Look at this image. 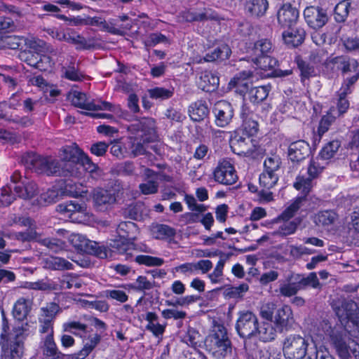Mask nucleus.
<instances>
[{
  "instance_id": "obj_1",
  "label": "nucleus",
  "mask_w": 359,
  "mask_h": 359,
  "mask_svg": "<svg viewBox=\"0 0 359 359\" xmlns=\"http://www.w3.org/2000/svg\"><path fill=\"white\" fill-rule=\"evenodd\" d=\"M60 158L58 161L52 157L27 153L22 156V161L27 169L47 175L79 177V165L89 172L97 169V165L76 144L64 147L60 150Z\"/></svg>"
},
{
  "instance_id": "obj_2",
  "label": "nucleus",
  "mask_w": 359,
  "mask_h": 359,
  "mask_svg": "<svg viewBox=\"0 0 359 359\" xmlns=\"http://www.w3.org/2000/svg\"><path fill=\"white\" fill-rule=\"evenodd\" d=\"M128 130L130 136L125 147L128 156L147 155V144L157 138L154 120L149 117L135 119L128 126Z\"/></svg>"
},
{
  "instance_id": "obj_3",
  "label": "nucleus",
  "mask_w": 359,
  "mask_h": 359,
  "mask_svg": "<svg viewBox=\"0 0 359 359\" xmlns=\"http://www.w3.org/2000/svg\"><path fill=\"white\" fill-rule=\"evenodd\" d=\"M320 339L328 338L340 359H359V344L349 339L341 327H332L328 320H323L317 328Z\"/></svg>"
},
{
  "instance_id": "obj_4",
  "label": "nucleus",
  "mask_w": 359,
  "mask_h": 359,
  "mask_svg": "<svg viewBox=\"0 0 359 359\" xmlns=\"http://www.w3.org/2000/svg\"><path fill=\"white\" fill-rule=\"evenodd\" d=\"M259 314L265 323L273 328V336L271 337V341L276 339L278 332L290 330L294 323L293 311L288 305H283L276 309V304L269 302L260 306Z\"/></svg>"
},
{
  "instance_id": "obj_5",
  "label": "nucleus",
  "mask_w": 359,
  "mask_h": 359,
  "mask_svg": "<svg viewBox=\"0 0 359 359\" xmlns=\"http://www.w3.org/2000/svg\"><path fill=\"white\" fill-rule=\"evenodd\" d=\"M238 315L236 330L241 338L258 339L264 342L271 341L273 330L264 320L259 323L256 314L250 311H242Z\"/></svg>"
},
{
  "instance_id": "obj_6",
  "label": "nucleus",
  "mask_w": 359,
  "mask_h": 359,
  "mask_svg": "<svg viewBox=\"0 0 359 359\" xmlns=\"http://www.w3.org/2000/svg\"><path fill=\"white\" fill-rule=\"evenodd\" d=\"M34 331L29 323H22L13 329L2 344L1 359H20L24 348V340Z\"/></svg>"
},
{
  "instance_id": "obj_7",
  "label": "nucleus",
  "mask_w": 359,
  "mask_h": 359,
  "mask_svg": "<svg viewBox=\"0 0 359 359\" xmlns=\"http://www.w3.org/2000/svg\"><path fill=\"white\" fill-rule=\"evenodd\" d=\"M206 343L209 351L217 358H224L231 353V343L223 325L215 326Z\"/></svg>"
},
{
  "instance_id": "obj_8",
  "label": "nucleus",
  "mask_w": 359,
  "mask_h": 359,
  "mask_svg": "<svg viewBox=\"0 0 359 359\" xmlns=\"http://www.w3.org/2000/svg\"><path fill=\"white\" fill-rule=\"evenodd\" d=\"M67 99L74 107L88 111L108 110L116 112L118 109V107L106 101L90 100L86 93L78 90L70 91Z\"/></svg>"
},
{
  "instance_id": "obj_9",
  "label": "nucleus",
  "mask_w": 359,
  "mask_h": 359,
  "mask_svg": "<svg viewBox=\"0 0 359 359\" xmlns=\"http://www.w3.org/2000/svg\"><path fill=\"white\" fill-rule=\"evenodd\" d=\"M309 339L299 334H290L283 342V354L286 359H303L307 353Z\"/></svg>"
},
{
  "instance_id": "obj_10",
  "label": "nucleus",
  "mask_w": 359,
  "mask_h": 359,
  "mask_svg": "<svg viewBox=\"0 0 359 359\" xmlns=\"http://www.w3.org/2000/svg\"><path fill=\"white\" fill-rule=\"evenodd\" d=\"M322 161L318 156L310 161L307 169L309 177H306L303 175H299L294 182V187L302 191L304 195L308 194L313 187V180L316 178L325 168V163L320 162Z\"/></svg>"
},
{
  "instance_id": "obj_11",
  "label": "nucleus",
  "mask_w": 359,
  "mask_h": 359,
  "mask_svg": "<svg viewBox=\"0 0 359 359\" xmlns=\"http://www.w3.org/2000/svg\"><path fill=\"white\" fill-rule=\"evenodd\" d=\"M213 178L215 182L222 185H232L238 177L233 161L229 158L219 161L213 171Z\"/></svg>"
},
{
  "instance_id": "obj_12",
  "label": "nucleus",
  "mask_w": 359,
  "mask_h": 359,
  "mask_svg": "<svg viewBox=\"0 0 359 359\" xmlns=\"http://www.w3.org/2000/svg\"><path fill=\"white\" fill-rule=\"evenodd\" d=\"M212 112L215 116V123L220 128H224L229 125L234 115L233 106L225 100L216 102Z\"/></svg>"
},
{
  "instance_id": "obj_13",
  "label": "nucleus",
  "mask_w": 359,
  "mask_h": 359,
  "mask_svg": "<svg viewBox=\"0 0 359 359\" xmlns=\"http://www.w3.org/2000/svg\"><path fill=\"white\" fill-rule=\"evenodd\" d=\"M340 65V70L344 77L341 86L353 88L359 79V63L355 59H343Z\"/></svg>"
},
{
  "instance_id": "obj_14",
  "label": "nucleus",
  "mask_w": 359,
  "mask_h": 359,
  "mask_svg": "<svg viewBox=\"0 0 359 359\" xmlns=\"http://www.w3.org/2000/svg\"><path fill=\"white\" fill-rule=\"evenodd\" d=\"M304 19L309 27L319 29L323 27L328 20L327 13L319 7L309 6L304 11Z\"/></svg>"
},
{
  "instance_id": "obj_15",
  "label": "nucleus",
  "mask_w": 359,
  "mask_h": 359,
  "mask_svg": "<svg viewBox=\"0 0 359 359\" xmlns=\"http://www.w3.org/2000/svg\"><path fill=\"white\" fill-rule=\"evenodd\" d=\"M334 309L340 319H347L359 328V310L355 302L351 300L344 301L341 302V306Z\"/></svg>"
},
{
  "instance_id": "obj_16",
  "label": "nucleus",
  "mask_w": 359,
  "mask_h": 359,
  "mask_svg": "<svg viewBox=\"0 0 359 359\" xmlns=\"http://www.w3.org/2000/svg\"><path fill=\"white\" fill-rule=\"evenodd\" d=\"M83 339V346L78 353L72 355L69 359H85L100 342L101 337L96 332L88 330Z\"/></svg>"
},
{
  "instance_id": "obj_17",
  "label": "nucleus",
  "mask_w": 359,
  "mask_h": 359,
  "mask_svg": "<svg viewBox=\"0 0 359 359\" xmlns=\"http://www.w3.org/2000/svg\"><path fill=\"white\" fill-rule=\"evenodd\" d=\"M298 18V10L290 4H283L278 11V22L283 27L290 28L297 22Z\"/></svg>"
},
{
  "instance_id": "obj_18",
  "label": "nucleus",
  "mask_w": 359,
  "mask_h": 359,
  "mask_svg": "<svg viewBox=\"0 0 359 359\" xmlns=\"http://www.w3.org/2000/svg\"><path fill=\"white\" fill-rule=\"evenodd\" d=\"M219 79L217 74L211 71L201 72L197 80L198 87L206 92H213L219 86Z\"/></svg>"
},
{
  "instance_id": "obj_19",
  "label": "nucleus",
  "mask_w": 359,
  "mask_h": 359,
  "mask_svg": "<svg viewBox=\"0 0 359 359\" xmlns=\"http://www.w3.org/2000/svg\"><path fill=\"white\" fill-rule=\"evenodd\" d=\"M309 144L304 141L299 140L291 143L288 148V156L292 161H301L309 155Z\"/></svg>"
},
{
  "instance_id": "obj_20",
  "label": "nucleus",
  "mask_w": 359,
  "mask_h": 359,
  "mask_svg": "<svg viewBox=\"0 0 359 359\" xmlns=\"http://www.w3.org/2000/svg\"><path fill=\"white\" fill-rule=\"evenodd\" d=\"M352 92V88L341 86L337 92V98L336 101L337 107H330V110L337 117L343 115L349 108V101L347 100V95Z\"/></svg>"
},
{
  "instance_id": "obj_21",
  "label": "nucleus",
  "mask_w": 359,
  "mask_h": 359,
  "mask_svg": "<svg viewBox=\"0 0 359 359\" xmlns=\"http://www.w3.org/2000/svg\"><path fill=\"white\" fill-rule=\"evenodd\" d=\"M338 219L337 214L333 210H323L315 214L313 222L319 227L330 229Z\"/></svg>"
},
{
  "instance_id": "obj_22",
  "label": "nucleus",
  "mask_w": 359,
  "mask_h": 359,
  "mask_svg": "<svg viewBox=\"0 0 359 359\" xmlns=\"http://www.w3.org/2000/svg\"><path fill=\"white\" fill-rule=\"evenodd\" d=\"M144 319L147 321V330L151 332L157 338H162L166 327V323H158V316L156 313L147 312Z\"/></svg>"
},
{
  "instance_id": "obj_23",
  "label": "nucleus",
  "mask_w": 359,
  "mask_h": 359,
  "mask_svg": "<svg viewBox=\"0 0 359 359\" xmlns=\"http://www.w3.org/2000/svg\"><path fill=\"white\" fill-rule=\"evenodd\" d=\"M305 36L306 32L301 27L292 29L291 27L283 33V39L285 43L292 47H297L302 44L304 41Z\"/></svg>"
},
{
  "instance_id": "obj_24",
  "label": "nucleus",
  "mask_w": 359,
  "mask_h": 359,
  "mask_svg": "<svg viewBox=\"0 0 359 359\" xmlns=\"http://www.w3.org/2000/svg\"><path fill=\"white\" fill-rule=\"evenodd\" d=\"M79 252L94 255L100 259L107 258L109 252L106 247L100 245L97 242L90 241L87 238L82 244Z\"/></svg>"
},
{
  "instance_id": "obj_25",
  "label": "nucleus",
  "mask_w": 359,
  "mask_h": 359,
  "mask_svg": "<svg viewBox=\"0 0 359 359\" xmlns=\"http://www.w3.org/2000/svg\"><path fill=\"white\" fill-rule=\"evenodd\" d=\"M188 113L193 121L200 122L208 117L209 109L205 102L198 100L190 104Z\"/></svg>"
},
{
  "instance_id": "obj_26",
  "label": "nucleus",
  "mask_w": 359,
  "mask_h": 359,
  "mask_svg": "<svg viewBox=\"0 0 359 359\" xmlns=\"http://www.w3.org/2000/svg\"><path fill=\"white\" fill-rule=\"evenodd\" d=\"M232 151L238 155H245L252 152V140L236 135L230 141Z\"/></svg>"
},
{
  "instance_id": "obj_27",
  "label": "nucleus",
  "mask_w": 359,
  "mask_h": 359,
  "mask_svg": "<svg viewBox=\"0 0 359 359\" xmlns=\"http://www.w3.org/2000/svg\"><path fill=\"white\" fill-rule=\"evenodd\" d=\"M43 267L46 269L64 271L73 269V264L63 257L50 256L43 259Z\"/></svg>"
},
{
  "instance_id": "obj_28",
  "label": "nucleus",
  "mask_w": 359,
  "mask_h": 359,
  "mask_svg": "<svg viewBox=\"0 0 359 359\" xmlns=\"http://www.w3.org/2000/svg\"><path fill=\"white\" fill-rule=\"evenodd\" d=\"M32 301L24 297L19 298L14 304L13 309V317L18 320H23L32 310Z\"/></svg>"
},
{
  "instance_id": "obj_29",
  "label": "nucleus",
  "mask_w": 359,
  "mask_h": 359,
  "mask_svg": "<svg viewBox=\"0 0 359 359\" xmlns=\"http://www.w3.org/2000/svg\"><path fill=\"white\" fill-rule=\"evenodd\" d=\"M93 199L95 205L99 210H104L107 205H111L116 201L115 196L109 191L104 189L95 191Z\"/></svg>"
},
{
  "instance_id": "obj_30",
  "label": "nucleus",
  "mask_w": 359,
  "mask_h": 359,
  "mask_svg": "<svg viewBox=\"0 0 359 359\" xmlns=\"http://www.w3.org/2000/svg\"><path fill=\"white\" fill-rule=\"evenodd\" d=\"M84 282L80 276L74 273H67L62 276L58 285L59 290L62 289H79Z\"/></svg>"
},
{
  "instance_id": "obj_31",
  "label": "nucleus",
  "mask_w": 359,
  "mask_h": 359,
  "mask_svg": "<svg viewBox=\"0 0 359 359\" xmlns=\"http://www.w3.org/2000/svg\"><path fill=\"white\" fill-rule=\"evenodd\" d=\"M41 346L43 353L49 359H57L60 358L61 353L58 351L53 339V335H46L42 338Z\"/></svg>"
},
{
  "instance_id": "obj_32",
  "label": "nucleus",
  "mask_w": 359,
  "mask_h": 359,
  "mask_svg": "<svg viewBox=\"0 0 359 359\" xmlns=\"http://www.w3.org/2000/svg\"><path fill=\"white\" fill-rule=\"evenodd\" d=\"M14 191L20 198L23 199H31L36 195L38 192V187L35 182L32 181H27L23 182L22 186H15Z\"/></svg>"
},
{
  "instance_id": "obj_33",
  "label": "nucleus",
  "mask_w": 359,
  "mask_h": 359,
  "mask_svg": "<svg viewBox=\"0 0 359 359\" xmlns=\"http://www.w3.org/2000/svg\"><path fill=\"white\" fill-rule=\"evenodd\" d=\"M151 234L156 239L164 240L172 238L175 234V230L166 224H153L150 226Z\"/></svg>"
},
{
  "instance_id": "obj_34",
  "label": "nucleus",
  "mask_w": 359,
  "mask_h": 359,
  "mask_svg": "<svg viewBox=\"0 0 359 359\" xmlns=\"http://www.w3.org/2000/svg\"><path fill=\"white\" fill-rule=\"evenodd\" d=\"M57 210L65 217L74 219V215L77 212H83L84 207L76 201H70L59 204L57 206Z\"/></svg>"
},
{
  "instance_id": "obj_35",
  "label": "nucleus",
  "mask_w": 359,
  "mask_h": 359,
  "mask_svg": "<svg viewBox=\"0 0 359 359\" xmlns=\"http://www.w3.org/2000/svg\"><path fill=\"white\" fill-rule=\"evenodd\" d=\"M272 51V44L267 39H261L256 41L248 50L251 59L270 54Z\"/></svg>"
},
{
  "instance_id": "obj_36",
  "label": "nucleus",
  "mask_w": 359,
  "mask_h": 359,
  "mask_svg": "<svg viewBox=\"0 0 359 359\" xmlns=\"http://www.w3.org/2000/svg\"><path fill=\"white\" fill-rule=\"evenodd\" d=\"M67 43L74 44L77 50H88L94 46L93 39H86L72 29L67 37Z\"/></svg>"
},
{
  "instance_id": "obj_37",
  "label": "nucleus",
  "mask_w": 359,
  "mask_h": 359,
  "mask_svg": "<svg viewBox=\"0 0 359 359\" xmlns=\"http://www.w3.org/2000/svg\"><path fill=\"white\" fill-rule=\"evenodd\" d=\"M294 273L287 276L286 281L280 283V294L286 297H290L295 295L300 290L299 285L294 280Z\"/></svg>"
},
{
  "instance_id": "obj_38",
  "label": "nucleus",
  "mask_w": 359,
  "mask_h": 359,
  "mask_svg": "<svg viewBox=\"0 0 359 359\" xmlns=\"http://www.w3.org/2000/svg\"><path fill=\"white\" fill-rule=\"evenodd\" d=\"M231 50L229 46L224 44L208 53L203 60L205 62H215L224 60L229 57Z\"/></svg>"
},
{
  "instance_id": "obj_39",
  "label": "nucleus",
  "mask_w": 359,
  "mask_h": 359,
  "mask_svg": "<svg viewBox=\"0 0 359 359\" xmlns=\"http://www.w3.org/2000/svg\"><path fill=\"white\" fill-rule=\"evenodd\" d=\"M269 7L267 0H250L247 2L245 8L252 15L263 16Z\"/></svg>"
},
{
  "instance_id": "obj_40",
  "label": "nucleus",
  "mask_w": 359,
  "mask_h": 359,
  "mask_svg": "<svg viewBox=\"0 0 359 359\" xmlns=\"http://www.w3.org/2000/svg\"><path fill=\"white\" fill-rule=\"evenodd\" d=\"M283 222L280 224L278 228L274 231L273 233L280 237H286L294 234L298 226L300 224V219H295L292 221L290 220H282Z\"/></svg>"
},
{
  "instance_id": "obj_41",
  "label": "nucleus",
  "mask_w": 359,
  "mask_h": 359,
  "mask_svg": "<svg viewBox=\"0 0 359 359\" xmlns=\"http://www.w3.org/2000/svg\"><path fill=\"white\" fill-rule=\"evenodd\" d=\"M109 245L112 248V251L120 254H130V251L135 248V244L133 241L121 237L118 239L111 241Z\"/></svg>"
},
{
  "instance_id": "obj_42",
  "label": "nucleus",
  "mask_w": 359,
  "mask_h": 359,
  "mask_svg": "<svg viewBox=\"0 0 359 359\" xmlns=\"http://www.w3.org/2000/svg\"><path fill=\"white\" fill-rule=\"evenodd\" d=\"M19 222L21 225L28 226L29 228L25 231L19 232L16 234L18 240L28 241L36 238V232L30 218H20Z\"/></svg>"
},
{
  "instance_id": "obj_43",
  "label": "nucleus",
  "mask_w": 359,
  "mask_h": 359,
  "mask_svg": "<svg viewBox=\"0 0 359 359\" xmlns=\"http://www.w3.org/2000/svg\"><path fill=\"white\" fill-rule=\"evenodd\" d=\"M137 228L133 222H122L117 227V233L121 238H126L128 240L134 241L136 237Z\"/></svg>"
},
{
  "instance_id": "obj_44",
  "label": "nucleus",
  "mask_w": 359,
  "mask_h": 359,
  "mask_svg": "<svg viewBox=\"0 0 359 359\" xmlns=\"http://www.w3.org/2000/svg\"><path fill=\"white\" fill-rule=\"evenodd\" d=\"M271 89L269 85L252 88L249 92L250 100L255 104L263 102L268 97Z\"/></svg>"
},
{
  "instance_id": "obj_45",
  "label": "nucleus",
  "mask_w": 359,
  "mask_h": 359,
  "mask_svg": "<svg viewBox=\"0 0 359 359\" xmlns=\"http://www.w3.org/2000/svg\"><path fill=\"white\" fill-rule=\"evenodd\" d=\"M292 278H294V280L299 285L301 290L307 286H311L313 288H318L320 286L319 280L315 272L310 273L306 277H303L300 274H294Z\"/></svg>"
},
{
  "instance_id": "obj_46",
  "label": "nucleus",
  "mask_w": 359,
  "mask_h": 359,
  "mask_svg": "<svg viewBox=\"0 0 359 359\" xmlns=\"http://www.w3.org/2000/svg\"><path fill=\"white\" fill-rule=\"evenodd\" d=\"M305 201V197H298L291 203L278 217L279 220H290L297 212L300 209L302 203Z\"/></svg>"
},
{
  "instance_id": "obj_47",
  "label": "nucleus",
  "mask_w": 359,
  "mask_h": 359,
  "mask_svg": "<svg viewBox=\"0 0 359 359\" xmlns=\"http://www.w3.org/2000/svg\"><path fill=\"white\" fill-rule=\"evenodd\" d=\"M252 61L260 69L266 71L273 69L278 65V60L270 54L257 57H252Z\"/></svg>"
},
{
  "instance_id": "obj_48",
  "label": "nucleus",
  "mask_w": 359,
  "mask_h": 359,
  "mask_svg": "<svg viewBox=\"0 0 359 359\" xmlns=\"http://www.w3.org/2000/svg\"><path fill=\"white\" fill-rule=\"evenodd\" d=\"M278 180L279 177L277 173L264 170L259 175V185L263 189L270 190L276 185Z\"/></svg>"
},
{
  "instance_id": "obj_49",
  "label": "nucleus",
  "mask_w": 359,
  "mask_h": 359,
  "mask_svg": "<svg viewBox=\"0 0 359 359\" xmlns=\"http://www.w3.org/2000/svg\"><path fill=\"white\" fill-rule=\"evenodd\" d=\"M340 145L341 144L339 141L332 140L323 147L318 156L322 161L329 160L335 155L340 147Z\"/></svg>"
},
{
  "instance_id": "obj_50",
  "label": "nucleus",
  "mask_w": 359,
  "mask_h": 359,
  "mask_svg": "<svg viewBox=\"0 0 359 359\" xmlns=\"http://www.w3.org/2000/svg\"><path fill=\"white\" fill-rule=\"evenodd\" d=\"M351 3L349 0H343L337 4L334 8V17L337 22H344L348 13Z\"/></svg>"
},
{
  "instance_id": "obj_51",
  "label": "nucleus",
  "mask_w": 359,
  "mask_h": 359,
  "mask_svg": "<svg viewBox=\"0 0 359 359\" xmlns=\"http://www.w3.org/2000/svg\"><path fill=\"white\" fill-rule=\"evenodd\" d=\"M64 329L67 332L73 333L75 335L85 337L89 330L88 326L77 321L67 322L64 324Z\"/></svg>"
},
{
  "instance_id": "obj_52",
  "label": "nucleus",
  "mask_w": 359,
  "mask_h": 359,
  "mask_svg": "<svg viewBox=\"0 0 359 359\" xmlns=\"http://www.w3.org/2000/svg\"><path fill=\"white\" fill-rule=\"evenodd\" d=\"M282 164L281 158L278 155L271 154L267 156L264 162V170L277 173Z\"/></svg>"
},
{
  "instance_id": "obj_53",
  "label": "nucleus",
  "mask_w": 359,
  "mask_h": 359,
  "mask_svg": "<svg viewBox=\"0 0 359 359\" xmlns=\"http://www.w3.org/2000/svg\"><path fill=\"white\" fill-rule=\"evenodd\" d=\"M60 311V308L59 305L56 303L50 302L47 304L46 306L41 308L39 317L54 320L57 314L59 313Z\"/></svg>"
},
{
  "instance_id": "obj_54",
  "label": "nucleus",
  "mask_w": 359,
  "mask_h": 359,
  "mask_svg": "<svg viewBox=\"0 0 359 359\" xmlns=\"http://www.w3.org/2000/svg\"><path fill=\"white\" fill-rule=\"evenodd\" d=\"M337 117L335 114H332V111L329 110L328 112L321 118L318 128L319 139L329 130L330 126L335 121Z\"/></svg>"
},
{
  "instance_id": "obj_55",
  "label": "nucleus",
  "mask_w": 359,
  "mask_h": 359,
  "mask_svg": "<svg viewBox=\"0 0 359 359\" xmlns=\"http://www.w3.org/2000/svg\"><path fill=\"white\" fill-rule=\"evenodd\" d=\"M104 296L107 299L116 300L120 303H124L128 299V294L121 289V287L104 290Z\"/></svg>"
},
{
  "instance_id": "obj_56",
  "label": "nucleus",
  "mask_w": 359,
  "mask_h": 359,
  "mask_svg": "<svg viewBox=\"0 0 359 359\" xmlns=\"http://www.w3.org/2000/svg\"><path fill=\"white\" fill-rule=\"evenodd\" d=\"M39 243L53 252H57L65 248V243L55 238H45L39 239Z\"/></svg>"
},
{
  "instance_id": "obj_57",
  "label": "nucleus",
  "mask_w": 359,
  "mask_h": 359,
  "mask_svg": "<svg viewBox=\"0 0 359 359\" xmlns=\"http://www.w3.org/2000/svg\"><path fill=\"white\" fill-rule=\"evenodd\" d=\"M135 261L139 264H143L147 266H160L164 263V260L162 258L143 255L136 256Z\"/></svg>"
},
{
  "instance_id": "obj_58",
  "label": "nucleus",
  "mask_w": 359,
  "mask_h": 359,
  "mask_svg": "<svg viewBox=\"0 0 359 359\" xmlns=\"http://www.w3.org/2000/svg\"><path fill=\"white\" fill-rule=\"evenodd\" d=\"M59 192L56 189H48L41 194L38 198V203L41 205H46L55 203L58 200Z\"/></svg>"
},
{
  "instance_id": "obj_59",
  "label": "nucleus",
  "mask_w": 359,
  "mask_h": 359,
  "mask_svg": "<svg viewBox=\"0 0 359 359\" xmlns=\"http://www.w3.org/2000/svg\"><path fill=\"white\" fill-rule=\"evenodd\" d=\"M25 37L16 35L6 36L3 39L5 46L15 50L22 48Z\"/></svg>"
},
{
  "instance_id": "obj_60",
  "label": "nucleus",
  "mask_w": 359,
  "mask_h": 359,
  "mask_svg": "<svg viewBox=\"0 0 359 359\" xmlns=\"http://www.w3.org/2000/svg\"><path fill=\"white\" fill-rule=\"evenodd\" d=\"M24 45L34 53H38L43 52L46 49V43L43 41L32 36L29 38L25 37Z\"/></svg>"
},
{
  "instance_id": "obj_61",
  "label": "nucleus",
  "mask_w": 359,
  "mask_h": 359,
  "mask_svg": "<svg viewBox=\"0 0 359 359\" xmlns=\"http://www.w3.org/2000/svg\"><path fill=\"white\" fill-rule=\"evenodd\" d=\"M148 93L151 98L156 100H166L173 95V90L160 87L151 88L148 90Z\"/></svg>"
},
{
  "instance_id": "obj_62",
  "label": "nucleus",
  "mask_w": 359,
  "mask_h": 359,
  "mask_svg": "<svg viewBox=\"0 0 359 359\" xmlns=\"http://www.w3.org/2000/svg\"><path fill=\"white\" fill-rule=\"evenodd\" d=\"M130 287L135 291L143 292L151 290L153 287V284L147 280V277L140 276L130 285Z\"/></svg>"
},
{
  "instance_id": "obj_63",
  "label": "nucleus",
  "mask_w": 359,
  "mask_h": 359,
  "mask_svg": "<svg viewBox=\"0 0 359 359\" xmlns=\"http://www.w3.org/2000/svg\"><path fill=\"white\" fill-rule=\"evenodd\" d=\"M199 299V297L196 295H187L178 299L176 302L170 300H166L165 304L168 306L176 307L177 306H187L194 302H196Z\"/></svg>"
},
{
  "instance_id": "obj_64",
  "label": "nucleus",
  "mask_w": 359,
  "mask_h": 359,
  "mask_svg": "<svg viewBox=\"0 0 359 359\" xmlns=\"http://www.w3.org/2000/svg\"><path fill=\"white\" fill-rule=\"evenodd\" d=\"M162 317L165 319L183 320L187 317V313L182 310H178L175 307L166 309L161 311Z\"/></svg>"
}]
</instances>
